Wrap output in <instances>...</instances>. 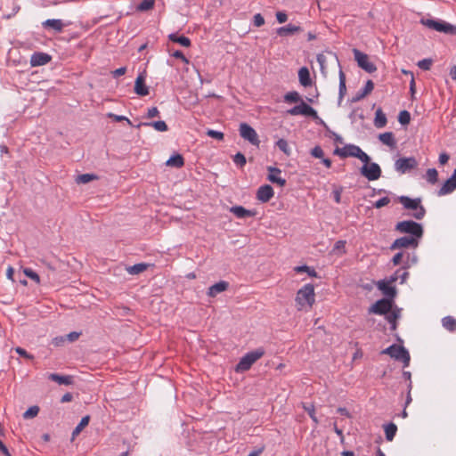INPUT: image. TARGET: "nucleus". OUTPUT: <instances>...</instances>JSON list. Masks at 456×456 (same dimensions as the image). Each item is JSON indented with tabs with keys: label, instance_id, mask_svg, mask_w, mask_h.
<instances>
[{
	"label": "nucleus",
	"instance_id": "cd10ccee",
	"mask_svg": "<svg viewBox=\"0 0 456 456\" xmlns=\"http://www.w3.org/2000/svg\"><path fill=\"white\" fill-rule=\"evenodd\" d=\"M387 119L386 114L382 111L380 108L378 109L375 112L374 126L377 128H382L387 125Z\"/></svg>",
	"mask_w": 456,
	"mask_h": 456
},
{
	"label": "nucleus",
	"instance_id": "49530a36",
	"mask_svg": "<svg viewBox=\"0 0 456 456\" xmlns=\"http://www.w3.org/2000/svg\"><path fill=\"white\" fill-rule=\"evenodd\" d=\"M39 412V407L38 406H31L29 407L24 413L23 418L24 419H31L36 417Z\"/></svg>",
	"mask_w": 456,
	"mask_h": 456
},
{
	"label": "nucleus",
	"instance_id": "bb28decb",
	"mask_svg": "<svg viewBox=\"0 0 456 456\" xmlns=\"http://www.w3.org/2000/svg\"><path fill=\"white\" fill-rule=\"evenodd\" d=\"M298 79L303 86H309L312 84L310 73L306 67H302L299 69Z\"/></svg>",
	"mask_w": 456,
	"mask_h": 456
},
{
	"label": "nucleus",
	"instance_id": "9b49d317",
	"mask_svg": "<svg viewBox=\"0 0 456 456\" xmlns=\"http://www.w3.org/2000/svg\"><path fill=\"white\" fill-rule=\"evenodd\" d=\"M354 60L358 66L369 73L374 72L377 68L375 64L370 61L369 56L366 53H362L358 49H353Z\"/></svg>",
	"mask_w": 456,
	"mask_h": 456
},
{
	"label": "nucleus",
	"instance_id": "c9c22d12",
	"mask_svg": "<svg viewBox=\"0 0 456 456\" xmlns=\"http://www.w3.org/2000/svg\"><path fill=\"white\" fill-rule=\"evenodd\" d=\"M442 324L444 329L449 331H454L456 330V319L452 316H446L442 319Z\"/></svg>",
	"mask_w": 456,
	"mask_h": 456
},
{
	"label": "nucleus",
	"instance_id": "6e6552de",
	"mask_svg": "<svg viewBox=\"0 0 456 456\" xmlns=\"http://www.w3.org/2000/svg\"><path fill=\"white\" fill-rule=\"evenodd\" d=\"M421 24L433 30L448 35H456V26L439 20L421 19Z\"/></svg>",
	"mask_w": 456,
	"mask_h": 456
},
{
	"label": "nucleus",
	"instance_id": "412c9836",
	"mask_svg": "<svg viewBox=\"0 0 456 456\" xmlns=\"http://www.w3.org/2000/svg\"><path fill=\"white\" fill-rule=\"evenodd\" d=\"M391 283L393 281H390V279L388 281H379L378 282V288L388 297H394L395 295V289L391 286Z\"/></svg>",
	"mask_w": 456,
	"mask_h": 456
},
{
	"label": "nucleus",
	"instance_id": "dca6fc26",
	"mask_svg": "<svg viewBox=\"0 0 456 456\" xmlns=\"http://www.w3.org/2000/svg\"><path fill=\"white\" fill-rule=\"evenodd\" d=\"M274 195L273 189L269 184H264L257 189L256 199L263 202H268Z\"/></svg>",
	"mask_w": 456,
	"mask_h": 456
},
{
	"label": "nucleus",
	"instance_id": "20e7f679",
	"mask_svg": "<svg viewBox=\"0 0 456 456\" xmlns=\"http://www.w3.org/2000/svg\"><path fill=\"white\" fill-rule=\"evenodd\" d=\"M399 201L405 209L413 210L411 216L417 220H421L425 216L426 209L421 205L420 198L411 199L408 196H401Z\"/></svg>",
	"mask_w": 456,
	"mask_h": 456
},
{
	"label": "nucleus",
	"instance_id": "39448f33",
	"mask_svg": "<svg viewBox=\"0 0 456 456\" xmlns=\"http://www.w3.org/2000/svg\"><path fill=\"white\" fill-rule=\"evenodd\" d=\"M395 230L401 233L409 234L408 237L417 238L418 240L422 238L424 232L422 225L411 220L398 222Z\"/></svg>",
	"mask_w": 456,
	"mask_h": 456
},
{
	"label": "nucleus",
	"instance_id": "e2e57ef3",
	"mask_svg": "<svg viewBox=\"0 0 456 456\" xmlns=\"http://www.w3.org/2000/svg\"><path fill=\"white\" fill-rule=\"evenodd\" d=\"M403 252H399V253L395 254L392 258V262H393L394 265H400L403 260Z\"/></svg>",
	"mask_w": 456,
	"mask_h": 456
},
{
	"label": "nucleus",
	"instance_id": "3c124183",
	"mask_svg": "<svg viewBox=\"0 0 456 456\" xmlns=\"http://www.w3.org/2000/svg\"><path fill=\"white\" fill-rule=\"evenodd\" d=\"M432 65L431 59H423L419 61L418 67L423 70H429Z\"/></svg>",
	"mask_w": 456,
	"mask_h": 456
},
{
	"label": "nucleus",
	"instance_id": "864d4df0",
	"mask_svg": "<svg viewBox=\"0 0 456 456\" xmlns=\"http://www.w3.org/2000/svg\"><path fill=\"white\" fill-rule=\"evenodd\" d=\"M311 155L317 159H322L324 152L321 146L317 145L311 150Z\"/></svg>",
	"mask_w": 456,
	"mask_h": 456
},
{
	"label": "nucleus",
	"instance_id": "de8ad7c7",
	"mask_svg": "<svg viewBox=\"0 0 456 456\" xmlns=\"http://www.w3.org/2000/svg\"><path fill=\"white\" fill-rule=\"evenodd\" d=\"M23 273H24V274H25L27 277L30 278V279H31L32 281H34L36 283H37V284H38V283H40V277H39V275H38L36 272H34L32 269H30V268H25V269L23 270Z\"/></svg>",
	"mask_w": 456,
	"mask_h": 456
},
{
	"label": "nucleus",
	"instance_id": "58836bf2",
	"mask_svg": "<svg viewBox=\"0 0 456 456\" xmlns=\"http://www.w3.org/2000/svg\"><path fill=\"white\" fill-rule=\"evenodd\" d=\"M425 177L429 183L435 184L438 181V172L436 168H428Z\"/></svg>",
	"mask_w": 456,
	"mask_h": 456
},
{
	"label": "nucleus",
	"instance_id": "aec40b11",
	"mask_svg": "<svg viewBox=\"0 0 456 456\" xmlns=\"http://www.w3.org/2000/svg\"><path fill=\"white\" fill-rule=\"evenodd\" d=\"M64 26L63 21L60 19H48L43 22L45 28H51L57 33L61 32Z\"/></svg>",
	"mask_w": 456,
	"mask_h": 456
},
{
	"label": "nucleus",
	"instance_id": "e433bc0d",
	"mask_svg": "<svg viewBox=\"0 0 456 456\" xmlns=\"http://www.w3.org/2000/svg\"><path fill=\"white\" fill-rule=\"evenodd\" d=\"M147 265L143 263L135 264L134 265L128 266L126 271L129 274L135 275L144 272L147 269Z\"/></svg>",
	"mask_w": 456,
	"mask_h": 456
},
{
	"label": "nucleus",
	"instance_id": "79ce46f5",
	"mask_svg": "<svg viewBox=\"0 0 456 456\" xmlns=\"http://www.w3.org/2000/svg\"><path fill=\"white\" fill-rule=\"evenodd\" d=\"M338 91H339V97L340 98H343L345 94H346V77H345V74L342 70L339 71V88H338Z\"/></svg>",
	"mask_w": 456,
	"mask_h": 456
},
{
	"label": "nucleus",
	"instance_id": "ea45409f",
	"mask_svg": "<svg viewBox=\"0 0 456 456\" xmlns=\"http://www.w3.org/2000/svg\"><path fill=\"white\" fill-rule=\"evenodd\" d=\"M275 144L285 155L289 156L291 154V150L285 139H279Z\"/></svg>",
	"mask_w": 456,
	"mask_h": 456
},
{
	"label": "nucleus",
	"instance_id": "774afa93",
	"mask_svg": "<svg viewBox=\"0 0 456 456\" xmlns=\"http://www.w3.org/2000/svg\"><path fill=\"white\" fill-rule=\"evenodd\" d=\"M450 157L446 152H442L439 155L438 161L441 165H444L448 162Z\"/></svg>",
	"mask_w": 456,
	"mask_h": 456
},
{
	"label": "nucleus",
	"instance_id": "c85d7f7f",
	"mask_svg": "<svg viewBox=\"0 0 456 456\" xmlns=\"http://www.w3.org/2000/svg\"><path fill=\"white\" fill-rule=\"evenodd\" d=\"M166 165L168 167L180 168L184 165V159L181 154H175L167 160Z\"/></svg>",
	"mask_w": 456,
	"mask_h": 456
},
{
	"label": "nucleus",
	"instance_id": "b1692460",
	"mask_svg": "<svg viewBox=\"0 0 456 456\" xmlns=\"http://www.w3.org/2000/svg\"><path fill=\"white\" fill-rule=\"evenodd\" d=\"M141 126H151L159 132H166L168 129L167 125L163 120L151 121V122H142L136 126V127H138V128Z\"/></svg>",
	"mask_w": 456,
	"mask_h": 456
},
{
	"label": "nucleus",
	"instance_id": "13d9d810",
	"mask_svg": "<svg viewBox=\"0 0 456 456\" xmlns=\"http://www.w3.org/2000/svg\"><path fill=\"white\" fill-rule=\"evenodd\" d=\"M159 111L158 108L151 107V108L148 109L146 118H152L159 116Z\"/></svg>",
	"mask_w": 456,
	"mask_h": 456
},
{
	"label": "nucleus",
	"instance_id": "a878e982",
	"mask_svg": "<svg viewBox=\"0 0 456 456\" xmlns=\"http://www.w3.org/2000/svg\"><path fill=\"white\" fill-rule=\"evenodd\" d=\"M301 30V28L299 26H296L294 24H288L286 26L281 27L277 29V34L281 37H286L289 35H292L296 32H298Z\"/></svg>",
	"mask_w": 456,
	"mask_h": 456
},
{
	"label": "nucleus",
	"instance_id": "c03bdc74",
	"mask_svg": "<svg viewBox=\"0 0 456 456\" xmlns=\"http://www.w3.org/2000/svg\"><path fill=\"white\" fill-rule=\"evenodd\" d=\"M304 410L309 414L311 419L315 423L318 424L319 420L315 415V409L313 404L307 405L305 403L303 404Z\"/></svg>",
	"mask_w": 456,
	"mask_h": 456
},
{
	"label": "nucleus",
	"instance_id": "f03ea898",
	"mask_svg": "<svg viewBox=\"0 0 456 456\" xmlns=\"http://www.w3.org/2000/svg\"><path fill=\"white\" fill-rule=\"evenodd\" d=\"M295 302L298 311H309L315 302V292L314 285L307 283L299 289L297 292Z\"/></svg>",
	"mask_w": 456,
	"mask_h": 456
},
{
	"label": "nucleus",
	"instance_id": "69168bd1",
	"mask_svg": "<svg viewBox=\"0 0 456 456\" xmlns=\"http://www.w3.org/2000/svg\"><path fill=\"white\" fill-rule=\"evenodd\" d=\"M276 19H277V21H278L279 23H284V22L287 20L288 16H287V14H286L285 12H278L276 13Z\"/></svg>",
	"mask_w": 456,
	"mask_h": 456
},
{
	"label": "nucleus",
	"instance_id": "4c0bfd02",
	"mask_svg": "<svg viewBox=\"0 0 456 456\" xmlns=\"http://www.w3.org/2000/svg\"><path fill=\"white\" fill-rule=\"evenodd\" d=\"M89 420L90 417L88 415L81 419L80 422L72 432V439H74L82 431V429L88 425Z\"/></svg>",
	"mask_w": 456,
	"mask_h": 456
},
{
	"label": "nucleus",
	"instance_id": "423d86ee",
	"mask_svg": "<svg viewBox=\"0 0 456 456\" xmlns=\"http://www.w3.org/2000/svg\"><path fill=\"white\" fill-rule=\"evenodd\" d=\"M264 354L265 350L263 348H257L247 353L237 363L235 370L237 372H244L248 370L251 366L264 355Z\"/></svg>",
	"mask_w": 456,
	"mask_h": 456
},
{
	"label": "nucleus",
	"instance_id": "052dcab7",
	"mask_svg": "<svg viewBox=\"0 0 456 456\" xmlns=\"http://www.w3.org/2000/svg\"><path fill=\"white\" fill-rule=\"evenodd\" d=\"M15 351H16V353H17L18 354H20V356H23V357H25V358H27V359H32V358H33V356H32L31 354H28V353L24 348H22V347L18 346V347H16V348H15Z\"/></svg>",
	"mask_w": 456,
	"mask_h": 456
},
{
	"label": "nucleus",
	"instance_id": "603ef678",
	"mask_svg": "<svg viewBox=\"0 0 456 456\" xmlns=\"http://www.w3.org/2000/svg\"><path fill=\"white\" fill-rule=\"evenodd\" d=\"M207 134L211 137V138H214V139H216V140H223L224 139V134L220 131H216V130H213V129H208L207 131Z\"/></svg>",
	"mask_w": 456,
	"mask_h": 456
},
{
	"label": "nucleus",
	"instance_id": "473e14b6",
	"mask_svg": "<svg viewBox=\"0 0 456 456\" xmlns=\"http://www.w3.org/2000/svg\"><path fill=\"white\" fill-rule=\"evenodd\" d=\"M373 88H374V83L371 80H368L365 83V86H363V88H362L360 91H358L354 100L359 101V100L364 98L368 94H370L373 90Z\"/></svg>",
	"mask_w": 456,
	"mask_h": 456
},
{
	"label": "nucleus",
	"instance_id": "4468645a",
	"mask_svg": "<svg viewBox=\"0 0 456 456\" xmlns=\"http://www.w3.org/2000/svg\"><path fill=\"white\" fill-rule=\"evenodd\" d=\"M392 309V301L390 299L382 298L378 300L374 305L370 306L369 309L370 313L375 314H387Z\"/></svg>",
	"mask_w": 456,
	"mask_h": 456
},
{
	"label": "nucleus",
	"instance_id": "338daca9",
	"mask_svg": "<svg viewBox=\"0 0 456 456\" xmlns=\"http://www.w3.org/2000/svg\"><path fill=\"white\" fill-rule=\"evenodd\" d=\"M172 55L176 58V59H181L184 62H188V59L184 56V54L183 53V52L179 51V50H176L175 51Z\"/></svg>",
	"mask_w": 456,
	"mask_h": 456
},
{
	"label": "nucleus",
	"instance_id": "393cba45",
	"mask_svg": "<svg viewBox=\"0 0 456 456\" xmlns=\"http://www.w3.org/2000/svg\"><path fill=\"white\" fill-rule=\"evenodd\" d=\"M379 140L385 145L395 148L396 145V141L395 135L392 132H385L379 135Z\"/></svg>",
	"mask_w": 456,
	"mask_h": 456
},
{
	"label": "nucleus",
	"instance_id": "680f3d73",
	"mask_svg": "<svg viewBox=\"0 0 456 456\" xmlns=\"http://www.w3.org/2000/svg\"><path fill=\"white\" fill-rule=\"evenodd\" d=\"M265 449L264 444L256 447L248 456H259Z\"/></svg>",
	"mask_w": 456,
	"mask_h": 456
},
{
	"label": "nucleus",
	"instance_id": "2f4dec72",
	"mask_svg": "<svg viewBox=\"0 0 456 456\" xmlns=\"http://www.w3.org/2000/svg\"><path fill=\"white\" fill-rule=\"evenodd\" d=\"M408 276L409 273L403 267V269L396 270L389 278L390 281L395 282L400 280V282L403 283L407 280Z\"/></svg>",
	"mask_w": 456,
	"mask_h": 456
},
{
	"label": "nucleus",
	"instance_id": "8fccbe9b",
	"mask_svg": "<svg viewBox=\"0 0 456 456\" xmlns=\"http://www.w3.org/2000/svg\"><path fill=\"white\" fill-rule=\"evenodd\" d=\"M418 261V257L415 254H407V257H406V260L404 262V269H407L409 268L410 266H411L412 265H415Z\"/></svg>",
	"mask_w": 456,
	"mask_h": 456
},
{
	"label": "nucleus",
	"instance_id": "0eeeda50",
	"mask_svg": "<svg viewBox=\"0 0 456 456\" xmlns=\"http://www.w3.org/2000/svg\"><path fill=\"white\" fill-rule=\"evenodd\" d=\"M382 354H388L391 358L400 361L403 363V367L410 365V354L408 350L403 346L391 345L382 351Z\"/></svg>",
	"mask_w": 456,
	"mask_h": 456
},
{
	"label": "nucleus",
	"instance_id": "5fc2aeb1",
	"mask_svg": "<svg viewBox=\"0 0 456 456\" xmlns=\"http://www.w3.org/2000/svg\"><path fill=\"white\" fill-rule=\"evenodd\" d=\"M108 117H110V118H112L113 120H115L117 122L126 121V123L128 125H132V122L130 121V119L128 118L125 117V116L116 115V114H113V113H109Z\"/></svg>",
	"mask_w": 456,
	"mask_h": 456
},
{
	"label": "nucleus",
	"instance_id": "72a5a7b5",
	"mask_svg": "<svg viewBox=\"0 0 456 456\" xmlns=\"http://www.w3.org/2000/svg\"><path fill=\"white\" fill-rule=\"evenodd\" d=\"M400 317V310L395 309L390 310L389 313L387 314L386 319L391 325V330H395L396 329V320Z\"/></svg>",
	"mask_w": 456,
	"mask_h": 456
},
{
	"label": "nucleus",
	"instance_id": "4be33fe9",
	"mask_svg": "<svg viewBox=\"0 0 456 456\" xmlns=\"http://www.w3.org/2000/svg\"><path fill=\"white\" fill-rule=\"evenodd\" d=\"M229 287V283L225 281H220L210 286L208 291L209 297H216L217 294L225 291Z\"/></svg>",
	"mask_w": 456,
	"mask_h": 456
},
{
	"label": "nucleus",
	"instance_id": "6e6d98bb",
	"mask_svg": "<svg viewBox=\"0 0 456 456\" xmlns=\"http://www.w3.org/2000/svg\"><path fill=\"white\" fill-rule=\"evenodd\" d=\"M390 202V199L388 197H383L378 200L374 204L373 207L376 208H381L382 207L387 206Z\"/></svg>",
	"mask_w": 456,
	"mask_h": 456
},
{
	"label": "nucleus",
	"instance_id": "a211bd4d",
	"mask_svg": "<svg viewBox=\"0 0 456 456\" xmlns=\"http://www.w3.org/2000/svg\"><path fill=\"white\" fill-rule=\"evenodd\" d=\"M51 61V56L45 53L36 52L30 57V65L38 67L47 64Z\"/></svg>",
	"mask_w": 456,
	"mask_h": 456
},
{
	"label": "nucleus",
	"instance_id": "0e129e2a",
	"mask_svg": "<svg viewBox=\"0 0 456 456\" xmlns=\"http://www.w3.org/2000/svg\"><path fill=\"white\" fill-rule=\"evenodd\" d=\"M126 71V67H120L111 72L113 77H118L120 76H123Z\"/></svg>",
	"mask_w": 456,
	"mask_h": 456
},
{
	"label": "nucleus",
	"instance_id": "7ed1b4c3",
	"mask_svg": "<svg viewBox=\"0 0 456 456\" xmlns=\"http://www.w3.org/2000/svg\"><path fill=\"white\" fill-rule=\"evenodd\" d=\"M334 154L339 156L342 159L354 157L357 158L363 163H367L370 160V156L364 152L359 146L355 144H346L342 148L337 147L334 150Z\"/></svg>",
	"mask_w": 456,
	"mask_h": 456
},
{
	"label": "nucleus",
	"instance_id": "2eb2a0df",
	"mask_svg": "<svg viewBox=\"0 0 456 456\" xmlns=\"http://www.w3.org/2000/svg\"><path fill=\"white\" fill-rule=\"evenodd\" d=\"M456 189V169L452 176L447 179L437 191L438 196H444L452 193Z\"/></svg>",
	"mask_w": 456,
	"mask_h": 456
},
{
	"label": "nucleus",
	"instance_id": "f8f14e48",
	"mask_svg": "<svg viewBox=\"0 0 456 456\" xmlns=\"http://www.w3.org/2000/svg\"><path fill=\"white\" fill-rule=\"evenodd\" d=\"M240 134L244 139L248 141L254 146H259L260 141L256 130L247 123L240 125Z\"/></svg>",
	"mask_w": 456,
	"mask_h": 456
},
{
	"label": "nucleus",
	"instance_id": "bf43d9fd",
	"mask_svg": "<svg viewBox=\"0 0 456 456\" xmlns=\"http://www.w3.org/2000/svg\"><path fill=\"white\" fill-rule=\"evenodd\" d=\"M265 23V19L260 13H256L254 15V25L256 27H261Z\"/></svg>",
	"mask_w": 456,
	"mask_h": 456
},
{
	"label": "nucleus",
	"instance_id": "a19ab883",
	"mask_svg": "<svg viewBox=\"0 0 456 456\" xmlns=\"http://www.w3.org/2000/svg\"><path fill=\"white\" fill-rule=\"evenodd\" d=\"M154 0H142L136 7L137 11L145 12L153 8Z\"/></svg>",
	"mask_w": 456,
	"mask_h": 456
},
{
	"label": "nucleus",
	"instance_id": "09e8293b",
	"mask_svg": "<svg viewBox=\"0 0 456 456\" xmlns=\"http://www.w3.org/2000/svg\"><path fill=\"white\" fill-rule=\"evenodd\" d=\"M233 162L236 166L242 167L246 164V158L241 152H238L233 156Z\"/></svg>",
	"mask_w": 456,
	"mask_h": 456
},
{
	"label": "nucleus",
	"instance_id": "c756f323",
	"mask_svg": "<svg viewBox=\"0 0 456 456\" xmlns=\"http://www.w3.org/2000/svg\"><path fill=\"white\" fill-rule=\"evenodd\" d=\"M48 379L60 385H70L72 383V378L70 376H62L57 373L49 374Z\"/></svg>",
	"mask_w": 456,
	"mask_h": 456
},
{
	"label": "nucleus",
	"instance_id": "ddd939ff",
	"mask_svg": "<svg viewBox=\"0 0 456 456\" xmlns=\"http://www.w3.org/2000/svg\"><path fill=\"white\" fill-rule=\"evenodd\" d=\"M419 240H418L417 238L414 237H408L403 236L401 238L396 239L392 245L390 246V249H398V248H417L419 246Z\"/></svg>",
	"mask_w": 456,
	"mask_h": 456
},
{
	"label": "nucleus",
	"instance_id": "9d476101",
	"mask_svg": "<svg viewBox=\"0 0 456 456\" xmlns=\"http://www.w3.org/2000/svg\"><path fill=\"white\" fill-rule=\"evenodd\" d=\"M418 162L414 157L399 158L395 162V169L400 174H405L411 169L416 168Z\"/></svg>",
	"mask_w": 456,
	"mask_h": 456
},
{
	"label": "nucleus",
	"instance_id": "f257e3e1",
	"mask_svg": "<svg viewBox=\"0 0 456 456\" xmlns=\"http://www.w3.org/2000/svg\"><path fill=\"white\" fill-rule=\"evenodd\" d=\"M284 102L287 103H296L299 102L298 105L292 107L291 109L287 110V113L290 116H305L313 118L317 124L323 126L325 128H328L326 123L318 116L317 111L311 107L309 104L305 102L297 91L288 92L284 95Z\"/></svg>",
	"mask_w": 456,
	"mask_h": 456
},
{
	"label": "nucleus",
	"instance_id": "5701e85b",
	"mask_svg": "<svg viewBox=\"0 0 456 456\" xmlns=\"http://www.w3.org/2000/svg\"><path fill=\"white\" fill-rule=\"evenodd\" d=\"M230 212L232 213L238 218H246L253 216L255 213L251 210L246 209L242 206H233L230 208Z\"/></svg>",
	"mask_w": 456,
	"mask_h": 456
},
{
	"label": "nucleus",
	"instance_id": "4d7b16f0",
	"mask_svg": "<svg viewBox=\"0 0 456 456\" xmlns=\"http://www.w3.org/2000/svg\"><path fill=\"white\" fill-rule=\"evenodd\" d=\"M345 247H346V241L345 240H338L335 245H334V248H333V251L336 252V251H338L340 253H345L346 250H345Z\"/></svg>",
	"mask_w": 456,
	"mask_h": 456
},
{
	"label": "nucleus",
	"instance_id": "37998d69",
	"mask_svg": "<svg viewBox=\"0 0 456 456\" xmlns=\"http://www.w3.org/2000/svg\"><path fill=\"white\" fill-rule=\"evenodd\" d=\"M95 178H96V175H94L93 174H82V175H79L77 176L76 182L77 183L85 184V183L91 182L92 180H94Z\"/></svg>",
	"mask_w": 456,
	"mask_h": 456
},
{
	"label": "nucleus",
	"instance_id": "6ab92c4d",
	"mask_svg": "<svg viewBox=\"0 0 456 456\" xmlns=\"http://www.w3.org/2000/svg\"><path fill=\"white\" fill-rule=\"evenodd\" d=\"M134 93L139 96L149 94V87L145 85V76L139 74L134 83Z\"/></svg>",
	"mask_w": 456,
	"mask_h": 456
},
{
	"label": "nucleus",
	"instance_id": "7c9ffc66",
	"mask_svg": "<svg viewBox=\"0 0 456 456\" xmlns=\"http://www.w3.org/2000/svg\"><path fill=\"white\" fill-rule=\"evenodd\" d=\"M168 39L172 42L178 43L184 47H189L191 45V40L189 37L184 36H178L175 33L169 34Z\"/></svg>",
	"mask_w": 456,
	"mask_h": 456
},
{
	"label": "nucleus",
	"instance_id": "1a4fd4ad",
	"mask_svg": "<svg viewBox=\"0 0 456 456\" xmlns=\"http://www.w3.org/2000/svg\"><path fill=\"white\" fill-rule=\"evenodd\" d=\"M362 175L367 178L369 181L378 180L381 176V168L379 164L375 162L363 163V166L360 168Z\"/></svg>",
	"mask_w": 456,
	"mask_h": 456
},
{
	"label": "nucleus",
	"instance_id": "a18cd8bd",
	"mask_svg": "<svg viewBox=\"0 0 456 456\" xmlns=\"http://www.w3.org/2000/svg\"><path fill=\"white\" fill-rule=\"evenodd\" d=\"M398 121L401 125H408L411 121V114L407 110H402L398 116Z\"/></svg>",
	"mask_w": 456,
	"mask_h": 456
},
{
	"label": "nucleus",
	"instance_id": "f704fd0d",
	"mask_svg": "<svg viewBox=\"0 0 456 456\" xmlns=\"http://www.w3.org/2000/svg\"><path fill=\"white\" fill-rule=\"evenodd\" d=\"M384 429H385L386 439L387 441H392L396 434V431H397L396 425L392 422L388 423V424L385 425Z\"/></svg>",
	"mask_w": 456,
	"mask_h": 456
},
{
	"label": "nucleus",
	"instance_id": "f3484780",
	"mask_svg": "<svg viewBox=\"0 0 456 456\" xmlns=\"http://www.w3.org/2000/svg\"><path fill=\"white\" fill-rule=\"evenodd\" d=\"M268 176L267 179L273 183H277L281 187L284 186L286 183V180L281 177V170L278 167H268Z\"/></svg>",
	"mask_w": 456,
	"mask_h": 456
}]
</instances>
